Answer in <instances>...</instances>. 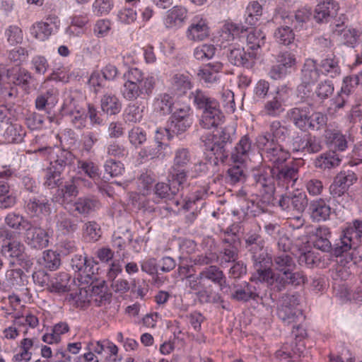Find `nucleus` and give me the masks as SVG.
<instances>
[{
	"label": "nucleus",
	"instance_id": "f257e3e1",
	"mask_svg": "<svg viewBox=\"0 0 362 362\" xmlns=\"http://www.w3.org/2000/svg\"><path fill=\"white\" fill-rule=\"evenodd\" d=\"M274 177L283 187H293L298 178V168L292 163L269 169V172L264 170L254 174L255 187L268 201L272 198L275 190Z\"/></svg>",
	"mask_w": 362,
	"mask_h": 362
},
{
	"label": "nucleus",
	"instance_id": "f03ea898",
	"mask_svg": "<svg viewBox=\"0 0 362 362\" xmlns=\"http://www.w3.org/2000/svg\"><path fill=\"white\" fill-rule=\"evenodd\" d=\"M124 82L120 93L127 101H135L138 98L150 97L156 87V80L153 76H145L144 73L136 67L129 68L123 76Z\"/></svg>",
	"mask_w": 362,
	"mask_h": 362
},
{
	"label": "nucleus",
	"instance_id": "7ed1b4c3",
	"mask_svg": "<svg viewBox=\"0 0 362 362\" xmlns=\"http://www.w3.org/2000/svg\"><path fill=\"white\" fill-rule=\"evenodd\" d=\"M262 282L274 292L284 291L288 285L299 286L307 282V277L303 272H293L290 269L284 273H276L273 269L268 270L262 274Z\"/></svg>",
	"mask_w": 362,
	"mask_h": 362
},
{
	"label": "nucleus",
	"instance_id": "20e7f679",
	"mask_svg": "<svg viewBox=\"0 0 362 362\" xmlns=\"http://www.w3.org/2000/svg\"><path fill=\"white\" fill-rule=\"evenodd\" d=\"M185 280V286L189 289L190 293L196 296L199 303H223V300L218 293H215L209 289L211 286H207L206 281L201 272L197 275H186Z\"/></svg>",
	"mask_w": 362,
	"mask_h": 362
},
{
	"label": "nucleus",
	"instance_id": "39448f33",
	"mask_svg": "<svg viewBox=\"0 0 362 362\" xmlns=\"http://www.w3.org/2000/svg\"><path fill=\"white\" fill-rule=\"evenodd\" d=\"M232 131L223 128L217 134L206 137L203 141L205 150L211 151L215 156V163H224L228 157V145L232 141Z\"/></svg>",
	"mask_w": 362,
	"mask_h": 362
},
{
	"label": "nucleus",
	"instance_id": "423d86ee",
	"mask_svg": "<svg viewBox=\"0 0 362 362\" xmlns=\"http://www.w3.org/2000/svg\"><path fill=\"white\" fill-rule=\"evenodd\" d=\"M362 237V221L354 220L343 229L340 235V241L333 249V255L336 257L341 256L349 250L358 247Z\"/></svg>",
	"mask_w": 362,
	"mask_h": 362
},
{
	"label": "nucleus",
	"instance_id": "0eeeda50",
	"mask_svg": "<svg viewBox=\"0 0 362 362\" xmlns=\"http://www.w3.org/2000/svg\"><path fill=\"white\" fill-rule=\"evenodd\" d=\"M257 145L261 150L262 158L273 165V168L282 165L289 158L290 153L281 144L275 142H269L265 136H258Z\"/></svg>",
	"mask_w": 362,
	"mask_h": 362
},
{
	"label": "nucleus",
	"instance_id": "6e6552de",
	"mask_svg": "<svg viewBox=\"0 0 362 362\" xmlns=\"http://www.w3.org/2000/svg\"><path fill=\"white\" fill-rule=\"evenodd\" d=\"M247 250L252 255L254 267L256 270L252 277V279H254L262 282V274L268 270H272L270 267L272 260L267 253V249L264 247V242L255 245V246L253 245L252 247H249Z\"/></svg>",
	"mask_w": 362,
	"mask_h": 362
},
{
	"label": "nucleus",
	"instance_id": "1a4fd4ad",
	"mask_svg": "<svg viewBox=\"0 0 362 362\" xmlns=\"http://www.w3.org/2000/svg\"><path fill=\"white\" fill-rule=\"evenodd\" d=\"M238 239L236 235H228L222 238V246L216 255L215 260L222 267H228L229 263L235 262L238 259Z\"/></svg>",
	"mask_w": 362,
	"mask_h": 362
},
{
	"label": "nucleus",
	"instance_id": "9d476101",
	"mask_svg": "<svg viewBox=\"0 0 362 362\" xmlns=\"http://www.w3.org/2000/svg\"><path fill=\"white\" fill-rule=\"evenodd\" d=\"M25 209L31 217L42 218L51 214V203L43 195L31 196L25 200Z\"/></svg>",
	"mask_w": 362,
	"mask_h": 362
},
{
	"label": "nucleus",
	"instance_id": "9b49d317",
	"mask_svg": "<svg viewBox=\"0 0 362 362\" xmlns=\"http://www.w3.org/2000/svg\"><path fill=\"white\" fill-rule=\"evenodd\" d=\"M230 297L238 302L257 300L259 297L257 287L251 283L243 281L241 284H233L230 286Z\"/></svg>",
	"mask_w": 362,
	"mask_h": 362
},
{
	"label": "nucleus",
	"instance_id": "f8f14e48",
	"mask_svg": "<svg viewBox=\"0 0 362 362\" xmlns=\"http://www.w3.org/2000/svg\"><path fill=\"white\" fill-rule=\"evenodd\" d=\"M48 151L50 154V166L61 171H64L66 166L71 164L74 155L69 151L57 148L52 149L50 147L40 148L35 152Z\"/></svg>",
	"mask_w": 362,
	"mask_h": 362
},
{
	"label": "nucleus",
	"instance_id": "ddd939ff",
	"mask_svg": "<svg viewBox=\"0 0 362 362\" xmlns=\"http://www.w3.org/2000/svg\"><path fill=\"white\" fill-rule=\"evenodd\" d=\"M210 29L206 19L196 16L186 31L187 40L192 42L203 41L209 37Z\"/></svg>",
	"mask_w": 362,
	"mask_h": 362
},
{
	"label": "nucleus",
	"instance_id": "4468645a",
	"mask_svg": "<svg viewBox=\"0 0 362 362\" xmlns=\"http://www.w3.org/2000/svg\"><path fill=\"white\" fill-rule=\"evenodd\" d=\"M90 288L91 301L98 307L109 304L112 299V293L104 280L94 281L93 276L88 284Z\"/></svg>",
	"mask_w": 362,
	"mask_h": 362
},
{
	"label": "nucleus",
	"instance_id": "2eb2a0df",
	"mask_svg": "<svg viewBox=\"0 0 362 362\" xmlns=\"http://www.w3.org/2000/svg\"><path fill=\"white\" fill-rule=\"evenodd\" d=\"M282 25L278 27L274 33V37L276 42L281 45L288 46L293 43L295 40V33L293 25V18L291 17L281 16Z\"/></svg>",
	"mask_w": 362,
	"mask_h": 362
},
{
	"label": "nucleus",
	"instance_id": "dca6fc26",
	"mask_svg": "<svg viewBox=\"0 0 362 362\" xmlns=\"http://www.w3.org/2000/svg\"><path fill=\"white\" fill-rule=\"evenodd\" d=\"M71 266L76 273V278L81 284H88L91 280L92 268L88 264L86 257L82 255H74L71 261Z\"/></svg>",
	"mask_w": 362,
	"mask_h": 362
},
{
	"label": "nucleus",
	"instance_id": "f3484780",
	"mask_svg": "<svg viewBox=\"0 0 362 362\" xmlns=\"http://www.w3.org/2000/svg\"><path fill=\"white\" fill-rule=\"evenodd\" d=\"M305 351L303 342L286 343L275 352V358L279 361H294L296 358L303 356Z\"/></svg>",
	"mask_w": 362,
	"mask_h": 362
},
{
	"label": "nucleus",
	"instance_id": "a211bd4d",
	"mask_svg": "<svg viewBox=\"0 0 362 362\" xmlns=\"http://www.w3.org/2000/svg\"><path fill=\"white\" fill-rule=\"evenodd\" d=\"M252 151V141L245 135L240 138L239 141L231 151L230 158L233 163L243 164L248 158Z\"/></svg>",
	"mask_w": 362,
	"mask_h": 362
},
{
	"label": "nucleus",
	"instance_id": "6ab92c4d",
	"mask_svg": "<svg viewBox=\"0 0 362 362\" xmlns=\"http://www.w3.org/2000/svg\"><path fill=\"white\" fill-rule=\"evenodd\" d=\"M223 67V64L219 62L209 63L199 69L197 76L205 83L211 85L220 80Z\"/></svg>",
	"mask_w": 362,
	"mask_h": 362
},
{
	"label": "nucleus",
	"instance_id": "aec40b11",
	"mask_svg": "<svg viewBox=\"0 0 362 362\" xmlns=\"http://www.w3.org/2000/svg\"><path fill=\"white\" fill-rule=\"evenodd\" d=\"M286 100L282 93L277 91L272 98L264 103L262 113L271 117H279L285 111Z\"/></svg>",
	"mask_w": 362,
	"mask_h": 362
},
{
	"label": "nucleus",
	"instance_id": "412c9836",
	"mask_svg": "<svg viewBox=\"0 0 362 362\" xmlns=\"http://www.w3.org/2000/svg\"><path fill=\"white\" fill-rule=\"evenodd\" d=\"M56 227L63 234H72L78 228L79 221L64 211H59L54 216Z\"/></svg>",
	"mask_w": 362,
	"mask_h": 362
},
{
	"label": "nucleus",
	"instance_id": "4be33fe9",
	"mask_svg": "<svg viewBox=\"0 0 362 362\" xmlns=\"http://www.w3.org/2000/svg\"><path fill=\"white\" fill-rule=\"evenodd\" d=\"M322 59L319 64L322 72L331 78H335L341 74V70L339 66V58L334 52H332L325 57L322 56Z\"/></svg>",
	"mask_w": 362,
	"mask_h": 362
},
{
	"label": "nucleus",
	"instance_id": "5701e85b",
	"mask_svg": "<svg viewBox=\"0 0 362 362\" xmlns=\"http://www.w3.org/2000/svg\"><path fill=\"white\" fill-rule=\"evenodd\" d=\"M25 230L28 243L32 247L42 249L47 246L49 243L48 235L44 229L33 227L31 225Z\"/></svg>",
	"mask_w": 362,
	"mask_h": 362
},
{
	"label": "nucleus",
	"instance_id": "b1692460",
	"mask_svg": "<svg viewBox=\"0 0 362 362\" xmlns=\"http://www.w3.org/2000/svg\"><path fill=\"white\" fill-rule=\"evenodd\" d=\"M231 64L238 66H243L247 69L252 68L255 64L256 57H252L250 52L245 51L244 48H233L230 49L228 55Z\"/></svg>",
	"mask_w": 362,
	"mask_h": 362
},
{
	"label": "nucleus",
	"instance_id": "393cba45",
	"mask_svg": "<svg viewBox=\"0 0 362 362\" xmlns=\"http://www.w3.org/2000/svg\"><path fill=\"white\" fill-rule=\"evenodd\" d=\"M191 98L197 108L202 110L203 112L211 111L220 106L219 103L215 98L199 89L191 93Z\"/></svg>",
	"mask_w": 362,
	"mask_h": 362
},
{
	"label": "nucleus",
	"instance_id": "a878e982",
	"mask_svg": "<svg viewBox=\"0 0 362 362\" xmlns=\"http://www.w3.org/2000/svg\"><path fill=\"white\" fill-rule=\"evenodd\" d=\"M265 34L260 29H254L247 36V51L252 57L257 58L260 54L261 47L265 43Z\"/></svg>",
	"mask_w": 362,
	"mask_h": 362
},
{
	"label": "nucleus",
	"instance_id": "bb28decb",
	"mask_svg": "<svg viewBox=\"0 0 362 362\" xmlns=\"http://www.w3.org/2000/svg\"><path fill=\"white\" fill-rule=\"evenodd\" d=\"M290 133L289 129L282 125L281 123L275 120L270 123L269 129L267 132L259 136H265L269 142H283L288 137Z\"/></svg>",
	"mask_w": 362,
	"mask_h": 362
},
{
	"label": "nucleus",
	"instance_id": "cd10ccee",
	"mask_svg": "<svg viewBox=\"0 0 362 362\" xmlns=\"http://www.w3.org/2000/svg\"><path fill=\"white\" fill-rule=\"evenodd\" d=\"M74 211L83 216L98 210L100 208V202L94 197H82L77 199L74 203Z\"/></svg>",
	"mask_w": 362,
	"mask_h": 362
},
{
	"label": "nucleus",
	"instance_id": "c85d7f7f",
	"mask_svg": "<svg viewBox=\"0 0 362 362\" xmlns=\"http://www.w3.org/2000/svg\"><path fill=\"white\" fill-rule=\"evenodd\" d=\"M338 8V4L334 1H324L316 6L314 18L318 23L327 21L329 17L336 15Z\"/></svg>",
	"mask_w": 362,
	"mask_h": 362
},
{
	"label": "nucleus",
	"instance_id": "c756f323",
	"mask_svg": "<svg viewBox=\"0 0 362 362\" xmlns=\"http://www.w3.org/2000/svg\"><path fill=\"white\" fill-rule=\"evenodd\" d=\"M331 232L328 227L321 226L317 227L314 232L313 246L322 252L332 250V244L329 241Z\"/></svg>",
	"mask_w": 362,
	"mask_h": 362
},
{
	"label": "nucleus",
	"instance_id": "7c9ffc66",
	"mask_svg": "<svg viewBox=\"0 0 362 362\" xmlns=\"http://www.w3.org/2000/svg\"><path fill=\"white\" fill-rule=\"evenodd\" d=\"M320 76V70L317 67L316 61L307 59L301 70L302 83L305 86L313 85L318 81Z\"/></svg>",
	"mask_w": 362,
	"mask_h": 362
},
{
	"label": "nucleus",
	"instance_id": "2f4dec72",
	"mask_svg": "<svg viewBox=\"0 0 362 362\" xmlns=\"http://www.w3.org/2000/svg\"><path fill=\"white\" fill-rule=\"evenodd\" d=\"M224 115L220 109V106L212 110L202 112L200 119V126L206 129L216 128L223 122Z\"/></svg>",
	"mask_w": 362,
	"mask_h": 362
},
{
	"label": "nucleus",
	"instance_id": "473e14b6",
	"mask_svg": "<svg viewBox=\"0 0 362 362\" xmlns=\"http://www.w3.org/2000/svg\"><path fill=\"white\" fill-rule=\"evenodd\" d=\"M309 115V108L306 107H293L287 112L288 118L297 128L303 131L307 130Z\"/></svg>",
	"mask_w": 362,
	"mask_h": 362
},
{
	"label": "nucleus",
	"instance_id": "72a5a7b5",
	"mask_svg": "<svg viewBox=\"0 0 362 362\" xmlns=\"http://www.w3.org/2000/svg\"><path fill=\"white\" fill-rule=\"evenodd\" d=\"M341 161V158L335 151H329L317 156L314 161V165L322 170H330L339 166Z\"/></svg>",
	"mask_w": 362,
	"mask_h": 362
},
{
	"label": "nucleus",
	"instance_id": "f704fd0d",
	"mask_svg": "<svg viewBox=\"0 0 362 362\" xmlns=\"http://www.w3.org/2000/svg\"><path fill=\"white\" fill-rule=\"evenodd\" d=\"M187 17V10L180 6H175L168 11L164 20L165 25L168 28L180 26Z\"/></svg>",
	"mask_w": 362,
	"mask_h": 362
},
{
	"label": "nucleus",
	"instance_id": "c9c22d12",
	"mask_svg": "<svg viewBox=\"0 0 362 362\" xmlns=\"http://www.w3.org/2000/svg\"><path fill=\"white\" fill-rule=\"evenodd\" d=\"M206 281H210L216 285H218L221 290H223L226 284V277L223 272L216 265H211L204 268L200 272Z\"/></svg>",
	"mask_w": 362,
	"mask_h": 362
},
{
	"label": "nucleus",
	"instance_id": "e433bc0d",
	"mask_svg": "<svg viewBox=\"0 0 362 362\" xmlns=\"http://www.w3.org/2000/svg\"><path fill=\"white\" fill-rule=\"evenodd\" d=\"M310 210L312 218L316 221L327 220L331 214L330 206L322 199L312 202Z\"/></svg>",
	"mask_w": 362,
	"mask_h": 362
},
{
	"label": "nucleus",
	"instance_id": "4c0bfd02",
	"mask_svg": "<svg viewBox=\"0 0 362 362\" xmlns=\"http://www.w3.org/2000/svg\"><path fill=\"white\" fill-rule=\"evenodd\" d=\"M79 177H72L62 185L57 191V198L62 199V203H65L69 198L76 197L78 194V185Z\"/></svg>",
	"mask_w": 362,
	"mask_h": 362
},
{
	"label": "nucleus",
	"instance_id": "58836bf2",
	"mask_svg": "<svg viewBox=\"0 0 362 362\" xmlns=\"http://www.w3.org/2000/svg\"><path fill=\"white\" fill-rule=\"evenodd\" d=\"M277 315L279 318L287 325L296 323L305 318L300 309L288 308L286 305L278 307Z\"/></svg>",
	"mask_w": 362,
	"mask_h": 362
},
{
	"label": "nucleus",
	"instance_id": "ea45409f",
	"mask_svg": "<svg viewBox=\"0 0 362 362\" xmlns=\"http://www.w3.org/2000/svg\"><path fill=\"white\" fill-rule=\"evenodd\" d=\"M102 110L107 115L118 114L122 109V103L119 98L112 93L105 94L100 100Z\"/></svg>",
	"mask_w": 362,
	"mask_h": 362
},
{
	"label": "nucleus",
	"instance_id": "a19ab883",
	"mask_svg": "<svg viewBox=\"0 0 362 362\" xmlns=\"http://www.w3.org/2000/svg\"><path fill=\"white\" fill-rule=\"evenodd\" d=\"M58 90L55 88H49L45 93L37 95L35 99V107L38 110H45L47 106H54L58 100Z\"/></svg>",
	"mask_w": 362,
	"mask_h": 362
},
{
	"label": "nucleus",
	"instance_id": "79ce46f5",
	"mask_svg": "<svg viewBox=\"0 0 362 362\" xmlns=\"http://www.w3.org/2000/svg\"><path fill=\"white\" fill-rule=\"evenodd\" d=\"M25 136V131L18 124H10L5 130L4 136L8 143H21Z\"/></svg>",
	"mask_w": 362,
	"mask_h": 362
},
{
	"label": "nucleus",
	"instance_id": "37998d69",
	"mask_svg": "<svg viewBox=\"0 0 362 362\" xmlns=\"http://www.w3.org/2000/svg\"><path fill=\"white\" fill-rule=\"evenodd\" d=\"M20 350L13 357V362H28L32 357L31 349L34 347V341L30 338H24L20 343Z\"/></svg>",
	"mask_w": 362,
	"mask_h": 362
},
{
	"label": "nucleus",
	"instance_id": "c03bdc74",
	"mask_svg": "<svg viewBox=\"0 0 362 362\" xmlns=\"http://www.w3.org/2000/svg\"><path fill=\"white\" fill-rule=\"evenodd\" d=\"M30 33L35 39L45 41L51 35L52 28L48 22L38 21L32 25Z\"/></svg>",
	"mask_w": 362,
	"mask_h": 362
},
{
	"label": "nucleus",
	"instance_id": "a18cd8bd",
	"mask_svg": "<svg viewBox=\"0 0 362 362\" xmlns=\"http://www.w3.org/2000/svg\"><path fill=\"white\" fill-rule=\"evenodd\" d=\"M174 100L172 96L168 93L160 94L154 102V109L161 115H165L171 113Z\"/></svg>",
	"mask_w": 362,
	"mask_h": 362
},
{
	"label": "nucleus",
	"instance_id": "49530a36",
	"mask_svg": "<svg viewBox=\"0 0 362 362\" xmlns=\"http://www.w3.org/2000/svg\"><path fill=\"white\" fill-rule=\"evenodd\" d=\"M5 223L10 228L16 230H26L31 226L30 221L25 218L23 216L16 214L9 213L5 218Z\"/></svg>",
	"mask_w": 362,
	"mask_h": 362
},
{
	"label": "nucleus",
	"instance_id": "de8ad7c7",
	"mask_svg": "<svg viewBox=\"0 0 362 362\" xmlns=\"http://www.w3.org/2000/svg\"><path fill=\"white\" fill-rule=\"evenodd\" d=\"M273 262L279 273H284L290 269H294L296 263L292 257L287 252L277 255L274 257Z\"/></svg>",
	"mask_w": 362,
	"mask_h": 362
},
{
	"label": "nucleus",
	"instance_id": "09e8293b",
	"mask_svg": "<svg viewBox=\"0 0 362 362\" xmlns=\"http://www.w3.org/2000/svg\"><path fill=\"white\" fill-rule=\"evenodd\" d=\"M187 175L184 168L170 167L169 171V181L173 186H177L178 192L183 189L187 184Z\"/></svg>",
	"mask_w": 362,
	"mask_h": 362
},
{
	"label": "nucleus",
	"instance_id": "8fccbe9b",
	"mask_svg": "<svg viewBox=\"0 0 362 362\" xmlns=\"http://www.w3.org/2000/svg\"><path fill=\"white\" fill-rule=\"evenodd\" d=\"M357 180L358 176L352 169L342 170L334 177V180L346 191Z\"/></svg>",
	"mask_w": 362,
	"mask_h": 362
},
{
	"label": "nucleus",
	"instance_id": "3c124183",
	"mask_svg": "<svg viewBox=\"0 0 362 362\" xmlns=\"http://www.w3.org/2000/svg\"><path fill=\"white\" fill-rule=\"evenodd\" d=\"M192 88V83L188 76L176 74L172 78V88L178 94H182Z\"/></svg>",
	"mask_w": 362,
	"mask_h": 362
},
{
	"label": "nucleus",
	"instance_id": "603ef678",
	"mask_svg": "<svg viewBox=\"0 0 362 362\" xmlns=\"http://www.w3.org/2000/svg\"><path fill=\"white\" fill-rule=\"evenodd\" d=\"M283 16L291 17L293 18V27L296 30H299L303 27V24L306 23L310 16L311 12L310 10L302 8L298 10L294 15L287 14L284 13L281 15Z\"/></svg>",
	"mask_w": 362,
	"mask_h": 362
},
{
	"label": "nucleus",
	"instance_id": "864d4df0",
	"mask_svg": "<svg viewBox=\"0 0 362 362\" xmlns=\"http://www.w3.org/2000/svg\"><path fill=\"white\" fill-rule=\"evenodd\" d=\"M247 30V27L235 23H228L223 27L222 37L233 40Z\"/></svg>",
	"mask_w": 362,
	"mask_h": 362
},
{
	"label": "nucleus",
	"instance_id": "5fc2aeb1",
	"mask_svg": "<svg viewBox=\"0 0 362 362\" xmlns=\"http://www.w3.org/2000/svg\"><path fill=\"white\" fill-rule=\"evenodd\" d=\"M83 230L84 238L90 242L98 241L102 235L100 225L93 221L86 223Z\"/></svg>",
	"mask_w": 362,
	"mask_h": 362
},
{
	"label": "nucleus",
	"instance_id": "6e6d98bb",
	"mask_svg": "<svg viewBox=\"0 0 362 362\" xmlns=\"http://www.w3.org/2000/svg\"><path fill=\"white\" fill-rule=\"evenodd\" d=\"M262 14V6L257 1L251 2L246 8L245 23L255 25Z\"/></svg>",
	"mask_w": 362,
	"mask_h": 362
},
{
	"label": "nucleus",
	"instance_id": "4d7b16f0",
	"mask_svg": "<svg viewBox=\"0 0 362 362\" xmlns=\"http://www.w3.org/2000/svg\"><path fill=\"white\" fill-rule=\"evenodd\" d=\"M61 174V171L52 166L47 168L45 171L44 185L49 189L59 187L62 183Z\"/></svg>",
	"mask_w": 362,
	"mask_h": 362
},
{
	"label": "nucleus",
	"instance_id": "13d9d810",
	"mask_svg": "<svg viewBox=\"0 0 362 362\" xmlns=\"http://www.w3.org/2000/svg\"><path fill=\"white\" fill-rule=\"evenodd\" d=\"M276 63L282 66L289 72L296 68L297 60L296 55L288 51L281 52L276 56Z\"/></svg>",
	"mask_w": 362,
	"mask_h": 362
},
{
	"label": "nucleus",
	"instance_id": "bf43d9fd",
	"mask_svg": "<svg viewBox=\"0 0 362 362\" xmlns=\"http://www.w3.org/2000/svg\"><path fill=\"white\" fill-rule=\"evenodd\" d=\"M2 253L5 257L20 258L24 252V245L17 240L9 242L2 247Z\"/></svg>",
	"mask_w": 362,
	"mask_h": 362
},
{
	"label": "nucleus",
	"instance_id": "052dcab7",
	"mask_svg": "<svg viewBox=\"0 0 362 362\" xmlns=\"http://www.w3.org/2000/svg\"><path fill=\"white\" fill-rule=\"evenodd\" d=\"M191 160V154L188 148H179L175 151L173 163L171 167L184 168Z\"/></svg>",
	"mask_w": 362,
	"mask_h": 362
},
{
	"label": "nucleus",
	"instance_id": "680f3d73",
	"mask_svg": "<svg viewBox=\"0 0 362 362\" xmlns=\"http://www.w3.org/2000/svg\"><path fill=\"white\" fill-rule=\"evenodd\" d=\"M163 143H159V144H158L153 142L142 148L139 151V155L141 158L145 160H151L158 158L161 153L162 149L163 148Z\"/></svg>",
	"mask_w": 362,
	"mask_h": 362
},
{
	"label": "nucleus",
	"instance_id": "e2e57ef3",
	"mask_svg": "<svg viewBox=\"0 0 362 362\" xmlns=\"http://www.w3.org/2000/svg\"><path fill=\"white\" fill-rule=\"evenodd\" d=\"M69 300H72L77 307L83 308L91 301L90 293L86 288H79L76 292L69 295Z\"/></svg>",
	"mask_w": 362,
	"mask_h": 362
},
{
	"label": "nucleus",
	"instance_id": "0e129e2a",
	"mask_svg": "<svg viewBox=\"0 0 362 362\" xmlns=\"http://www.w3.org/2000/svg\"><path fill=\"white\" fill-rule=\"evenodd\" d=\"M327 117L320 112L309 115V120L307 124V130H319L326 126Z\"/></svg>",
	"mask_w": 362,
	"mask_h": 362
},
{
	"label": "nucleus",
	"instance_id": "69168bd1",
	"mask_svg": "<svg viewBox=\"0 0 362 362\" xmlns=\"http://www.w3.org/2000/svg\"><path fill=\"white\" fill-rule=\"evenodd\" d=\"M327 137L332 146L337 151H344L347 148V141L345 136L337 131L327 133Z\"/></svg>",
	"mask_w": 362,
	"mask_h": 362
},
{
	"label": "nucleus",
	"instance_id": "338daca9",
	"mask_svg": "<svg viewBox=\"0 0 362 362\" xmlns=\"http://www.w3.org/2000/svg\"><path fill=\"white\" fill-rule=\"evenodd\" d=\"M178 192L177 186L158 182L155 186V194L160 199H170Z\"/></svg>",
	"mask_w": 362,
	"mask_h": 362
},
{
	"label": "nucleus",
	"instance_id": "774afa93",
	"mask_svg": "<svg viewBox=\"0 0 362 362\" xmlns=\"http://www.w3.org/2000/svg\"><path fill=\"white\" fill-rule=\"evenodd\" d=\"M216 47L211 44H203L194 50V56L198 60H206L211 59L216 52Z\"/></svg>",
	"mask_w": 362,
	"mask_h": 362
}]
</instances>
